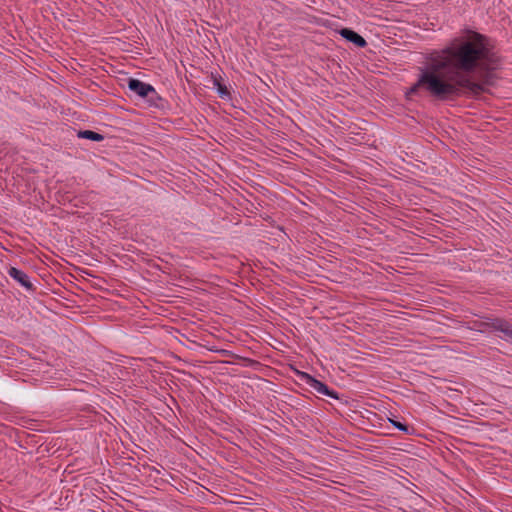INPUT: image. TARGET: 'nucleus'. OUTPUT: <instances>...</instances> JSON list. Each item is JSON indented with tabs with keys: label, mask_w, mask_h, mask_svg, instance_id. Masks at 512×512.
<instances>
[{
	"label": "nucleus",
	"mask_w": 512,
	"mask_h": 512,
	"mask_svg": "<svg viewBox=\"0 0 512 512\" xmlns=\"http://www.w3.org/2000/svg\"><path fill=\"white\" fill-rule=\"evenodd\" d=\"M8 275L14 280H16L18 283H20L23 287L29 290H33V284L31 283L28 275L25 272L15 267H10L8 270Z\"/></svg>",
	"instance_id": "obj_4"
},
{
	"label": "nucleus",
	"mask_w": 512,
	"mask_h": 512,
	"mask_svg": "<svg viewBox=\"0 0 512 512\" xmlns=\"http://www.w3.org/2000/svg\"><path fill=\"white\" fill-rule=\"evenodd\" d=\"M214 84L217 86V91L222 98L229 96V91L227 87L225 85H222L218 79H214Z\"/></svg>",
	"instance_id": "obj_8"
},
{
	"label": "nucleus",
	"mask_w": 512,
	"mask_h": 512,
	"mask_svg": "<svg viewBox=\"0 0 512 512\" xmlns=\"http://www.w3.org/2000/svg\"><path fill=\"white\" fill-rule=\"evenodd\" d=\"M390 422L392 423V425L395 428L399 429L400 431H403L405 433H409V427L407 425H405V424H403V423H401L399 421H395V420H391V419H390Z\"/></svg>",
	"instance_id": "obj_9"
},
{
	"label": "nucleus",
	"mask_w": 512,
	"mask_h": 512,
	"mask_svg": "<svg viewBox=\"0 0 512 512\" xmlns=\"http://www.w3.org/2000/svg\"><path fill=\"white\" fill-rule=\"evenodd\" d=\"M78 136L92 141H102L104 139L103 135L91 130L80 131Z\"/></svg>",
	"instance_id": "obj_7"
},
{
	"label": "nucleus",
	"mask_w": 512,
	"mask_h": 512,
	"mask_svg": "<svg viewBox=\"0 0 512 512\" xmlns=\"http://www.w3.org/2000/svg\"><path fill=\"white\" fill-rule=\"evenodd\" d=\"M302 379L305 380L306 384H308L311 388H313L317 393L329 396L334 399H338V395L335 391L330 390L328 386L321 381L315 379L307 373H302Z\"/></svg>",
	"instance_id": "obj_3"
},
{
	"label": "nucleus",
	"mask_w": 512,
	"mask_h": 512,
	"mask_svg": "<svg viewBox=\"0 0 512 512\" xmlns=\"http://www.w3.org/2000/svg\"><path fill=\"white\" fill-rule=\"evenodd\" d=\"M127 85L132 92L142 98H148V100L151 102L153 101L154 96H157L153 86L138 79L130 78Z\"/></svg>",
	"instance_id": "obj_2"
},
{
	"label": "nucleus",
	"mask_w": 512,
	"mask_h": 512,
	"mask_svg": "<svg viewBox=\"0 0 512 512\" xmlns=\"http://www.w3.org/2000/svg\"><path fill=\"white\" fill-rule=\"evenodd\" d=\"M492 328L504 333V335L512 340V325L503 319H495L492 324Z\"/></svg>",
	"instance_id": "obj_6"
},
{
	"label": "nucleus",
	"mask_w": 512,
	"mask_h": 512,
	"mask_svg": "<svg viewBox=\"0 0 512 512\" xmlns=\"http://www.w3.org/2000/svg\"><path fill=\"white\" fill-rule=\"evenodd\" d=\"M498 63L499 58L487 39L474 33L467 40L455 41L441 52L431 54L427 67L421 69L418 81L407 95L424 89L439 100L477 97L491 83V72Z\"/></svg>",
	"instance_id": "obj_1"
},
{
	"label": "nucleus",
	"mask_w": 512,
	"mask_h": 512,
	"mask_svg": "<svg viewBox=\"0 0 512 512\" xmlns=\"http://www.w3.org/2000/svg\"><path fill=\"white\" fill-rule=\"evenodd\" d=\"M340 35L346 40L355 44L357 47L363 48L367 45L366 40L361 35H359L358 33L351 29L343 28L340 31Z\"/></svg>",
	"instance_id": "obj_5"
}]
</instances>
